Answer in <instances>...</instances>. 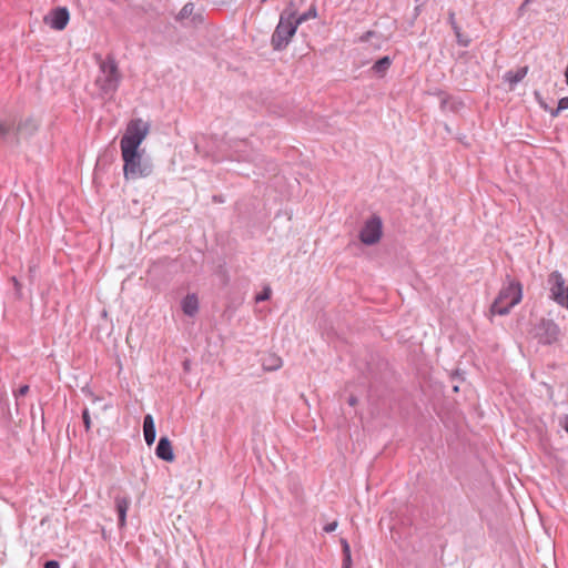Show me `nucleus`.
Instances as JSON below:
<instances>
[{
  "instance_id": "f257e3e1",
  "label": "nucleus",
  "mask_w": 568,
  "mask_h": 568,
  "mask_svg": "<svg viewBox=\"0 0 568 568\" xmlns=\"http://www.w3.org/2000/svg\"><path fill=\"white\" fill-rule=\"evenodd\" d=\"M151 125L143 119H132L128 122L124 134L120 140V150L123 161V176L125 180L148 178L153 172V165L144 158L140 149L150 133Z\"/></svg>"
},
{
  "instance_id": "f03ea898",
  "label": "nucleus",
  "mask_w": 568,
  "mask_h": 568,
  "mask_svg": "<svg viewBox=\"0 0 568 568\" xmlns=\"http://www.w3.org/2000/svg\"><path fill=\"white\" fill-rule=\"evenodd\" d=\"M521 297L523 290L520 283L510 281L500 290L490 307V312L497 315H506L521 301Z\"/></svg>"
},
{
  "instance_id": "7ed1b4c3",
  "label": "nucleus",
  "mask_w": 568,
  "mask_h": 568,
  "mask_svg": "<svg viewBox=\"0 0 568 568\" xmlns=\"http://www.w3.org/2000/svg\"><path fill=\"white\" fill-rule=\"evenodd\" d=\"M120 81L121 74L115 60L108 58L102 61L95 80V84L99 90L105 95H111L118 90Z\"/></svg>"
},
{
  "instance_id": "20e7f679",
  "label": "nucleus",
  "mask_w": 568,
  "mask_h": 568,
  "mask_svg": "<svg viewBox=\"0 0 568 568\" xmlns=\"http://www.w3.org/2000/svg\"><path fill=\"white\" fill-rule=\"evenodd\" d=\"M547 286L550 293V298L561 307L568 310V283L562 274L554 271L548 275Z\"/></svg>"
},
{
  "instance_id": "39448f33",
  "label": "nucleus",
  "mask_w": 568,
  "mask_h": 568,
  "mask_svg": "<svg viewBox=\"0 0 568 568\" xmlns=\"http://www.w3.org/2000/svg\"><path fill=\"white\" fill-rule=\"evenodd\" d=\"M303 20L304 17H301L296 21L283 19L280 20V23L277 24L272 36V45L274 47L275 50H282L288 44L291 38L296 32L297 24Z\"/></svg>"
},
{
  "instance_id": "423d86ee",
  "label": "nucleus",
  "mask_w": 568,
  "mask_h": 568,
  "mask_svg": "<svg viewBox=\"0 0 568 568\" xmlns=\"http://www.w3.org/2000/svg\"><path fill=\"white\" fill-rule=\"evenodd\" d=\"M383 234V222L379 216H371L359 232V240L365 245H374L379 242Z\"/></svg>"
},
{
  "instance_id": "0eeeda50",
  "label": "nucleus",
  "mask_w": 568,
  "mask_h": 568,
  "mask_svg": "<svg viewBox=\"0 0 568 568\" xmlns=\"http://www.w3.org/2000/svg\"><path fill=\"white\" fill-rule=\"evenodd\" d=\"M535 336L539 343L550 345L559 341L560 328L552 320L541 318L535 327Z\"/></svg>"
},
{
  "instance_id": "6e6552de",
  "label": "nucleus",
  "mask_w": 568,
  "mask_h": 568,
  "mask_svg": "<svg viewBox=\"0 0 568 568\" xmlns=\"http://www.w3.org/2000/svg\"><path fill=\"white\" fill-rule=\"evenodd\" d=\"M70 20L69 10L65 7H59L52 10L45 18V23L53 30H63Z\"/></svg>"
},
{
  "instance_id": "1a4fd4ad",
  "label": "nucleus",
  "mask_w": 568,
  "mask_h": 568,
  "mask_svg": "<svg viewBox=\"0 0 568 568\" xmlns=\"http://www.w3.org/2000/svg\"><path fill=\"white\" fill-rule=\"evenodd\" d=\"M176 20L181 22L190 20L189 24L193 27H197L204 22L203 12L201 10L195 11V6L192 2L184 4L178 13Z\"/></svg>"
},
{
  "instance_id": "9d476101",
  "label": "nucleus",
  "mask_w": 568,
  "mask_h": 568,
  "mask_svg": "<svg viewBox=\"0 0 568 568\" xmlns=\"http://www.w3.org/2000/svg\"><path fill=\"white\" fill-rule=\"evenodd\" d=\"M155 455L158 458L164 462L174 460L173 447L168 437L163 436L159 439L158 446L155 448Z\"/></svg>"
},
{
  "instance_id": "9b49d317",
  "label": "nucleus",
  "mask_w": 568,
  "mask_h": 568,
  "mask_svg": "<svg viewBox=\"0 0 568 568\" xmlns=\"http://www.w3.org/2000/svg\"><path fill=\"white\" fill-rule=\"evenodd\" d=\"M143 435H144V440H145L146 445L151 446L155 442L156 429H155L153 416L151 414H148L144 416Z\"/></svg>"
},
{
  "instance_id": "f8f14e48",
  "label": "nucleus",
  "mask_w": 568,
  "mask_h": 568,
  "mask_svg": "<svg viewBox=\"0 0 568 568\" xmlns=\"http://www.w3.org/2000/svg\"><path fill=\"white\" fill-rule=\"evenodd\" d=\"M115 507L119 516V527L123 528L126 525V513L130 507V499L128 497L115 498Z\"/></svg>"
},
{
  "instance_id": "ddd939ff",
  "label": "nucleus",
  "mask_w": 568,
  "mask_h": 568,
  "mask_svg": "<svg viewBox=\"0 0 568 568\" xmlns=\"http://www.w3.org/2000/svg\"><path fill=\"white\" fill-rule=\"evenodd\" d=\"M283 361L274 353H270L262 358V367L265 372H274L282 367Z\"/></svg>"
},
{
  "instance_id": "4468645a",
  "label": "nucleus",
  "mask_w": 568,
  "mask_h": 568,
  "mask_svg": "<svg viewBox=\"0 0 568 568\" xmlns=\"http://www.w3.org/2000/svg\"><path fill=\"white\" fill-rule=\"evenodd\" d=\"M182 310L189 315L193 316L199 310V301L194 294L187 295L182 301Z\"/></svg>"
},
{
  "instance_id": "2eb2a0df",
  "label": "nucleus",
  "mask_w": 568,
  "mask_h": 568,
  "mask_svg": "<svg viewBox=\"0 0 568 568\" xmlns=\"http://www.w3.org/2000/svg\"><path fill=\"white\" fill-rule=\"evenodd\" d=\"M359 41L369 42L374 49H379L384 43L385 38L383 34H379L375 31H367L359 38Z\"/></svg>"
},
{
  "instance_id": "dca6fc26",
  "label": "nucleus",
  "mask_w": 568,
  "mask_h": 568,
  "mask_svg": "<svg viewBox=\"0 0 568 568\" xmlns=\"http://www.w3.org/2000/svg\"><path fill=\"white\" fill-rule=\"evenodd\" d=\"M392 65V59L389 57H383L382 59L377 60L373 67L372 71L378 75L384 77L386 72L388 71L389 67Z\"/></svg>"
},
{
  "instance_id": "f3484780",
  "label": "nucleus",
  "mask_w": 568,
  "mask_h": 568,
  "mask_svg": "<svg viewBox=\"0 0 568 568\" xmlns=\"http://www.w3.org/2000/svg\"><path fill=\"white\" fill-rule=\"evenodd\" d=\"M38 122L33 119H27L19 124L17 132L21 135H31L38 130Z\"/></svg>"
},
{
  "instance_id": "a211bd4d",
  "label": "nucleus",
  "mask_w": 568,
  "mask_h": 568,
  "mask_svg": "<svg viewBox=\"0 0 568 568\" xmlns=\"http://www.w3.org/2000/svg\"><path fill=\"white\" fill-rule=\"evenodd\" d=\"M527 71H528V68L527 67H524V68H519L518 70L516 71H508L506 74H505V79L511 84H517L518 82H520L527 74Z\"/></svg>"
},
{
  "instance_id": "6ab92c4d",
  "label": "nucleus",
  "mask_w": 568,
  "mask_h": 568,
  "mask_svg": "<svg viewBox=\"0 0 568 568\" xmlns=\"http://www.w3.org/2000/svg\"><path fill=\"white\" fill-rule=\"evenodd\" d=\"M14 129V123L11 120L0 121V136L2 139H10Z\"/></svg>"
},
{
  "instance_id": "aec40b11",
  "label": "nucleus",
  "mask_w": 568,
  "mask_h": 568,
  "mask_svg": "<svg viewBox=\"0 0 568 568\" xmlns=\"http://www.w3.org/2000/svg\"><path fill=\"white\" fill-rule=\"evenodd\" d=\"M342 549H343V566L342 568H351L352 566V555H351V547L346 539H341Z\"/></svg>"
},
{
  "instance_id": "412c9836",
  "label": "nucleus",
  "mask_w": 568,
  "mask_h": 568,
  "mask_svg": "<svg viewBox=\"0 0 568 568\" xmlns=\"http://www.w3.org/2000/svg\"><path fill=\"white\" fill-rule=\"evenodd\" d=\"M568 109V97L561 98L558 102V106L550 111L551 116L556 118L564 110Z\"/></svg>"
},
{
  "instance_id": "4be33fe9",
  "label": "nucleus",
  "mask_w": 568,
  "mask_h": 568,
  "mask_svg": "<svg viewBox=\"0 0 568 568\" xmlns=\"http://www.w3.org/2000/svg\"><path fill=\"white\" fill-rule=\"evenodd\" d=\"M82 419H83V424H84L85 430L89 432L91 429V418H90V414H89V409L88 408L83 409V412H82Z\"/></svg>"
},
{
  "instance_id": "5701e85b",
  "label": "nucleus",
  "mask_w": 568,
  "mask_h": 568,
  "mask_svg": "<svg viewBox=\"0 0 568 568\" xmlns=\"http://www.w3.org/2000/svg\"><path fill=\"white\" fill-rule=\"evenodd\" d=\"M271 288L270 287H265L256 297V302H263V301H266L271 297Z\"/></svg>"
},
{
  "instance_id": "b1692460",
  "label": "nucleus",
  "mask_w": 568,
  "mask_h": 568,
  "mask_svg": "<svg viewBox=\"0 0 568 568\" xmlns=\"http://www.w3.org/2000/svg\"><path fill=\"white\" fill-rule=\"evenodd\" d=\"M216 276H219V278L221 280L222 283L227 282L226 272L222 267H220L219 270H215V277Z\"/></svg>"
},
{
  "instance_id": "393cba45",
  "label": "nucleus",
  "mask_w": 568,
  "mask_h": 568,
  "mask_svg": "<svg viewBox=\"0 0 568 568\" xmlns=\"http://www.w3.org/2000/svg\"><path fill=\"white\" fill-rule=\"evenodd\" d=\"M29 392V386L28 385H22L19 387V389L14 393V396L16 397H19V396H24L27 395Z\"/></svg>"
},
{
  "instance_id": "a878e982",
  "label": "nucleus",
  "mask_w": 568,
  "mask_h": 568,
  "mask_svg": "<svg viewBox=\"0 0 568 568\" xmlns=\"http://www.w3.org/2000/svg\"><path fill=\"white\" fill-rule=\"evenodd\" d=\"M337 525H338L337 521H332V523L325 525L323 529L325 532H333L337 528Z\"/></svg>"
},
{
  "instance_id": "bb28decb",
  "label": "nucleus",
  "mask_w": 568,
  "mask_h": 568,
  "mask_svg": "<svg viewBox=\"0 0 568 568\" xmlns=\"http://www.w3.org/2000/svg\"><path fill=\"white\" fill-rule=\"evenodd\" d=\"M44 568H60V564L57 560H49L44 564Z\"/></svg>"
},
{
  "instance_id": "cd10ccee",
  "label": "nucleus",
  "mask_w": 568,
  "mask_h": 568,
  "mask_svg": "<svg viewBox=\"0 0 568 568\" xmlns=\"http://www.w3.org/2000/svg\"><path fill=\"white\" fill-rule=\"evenodd\" d=\"M453 27H454L455 33H456V36L458 38V42L466 47L468 44V41H462L458 27L455 26V24Z\"/></svg>"
},
{
  "instance_id": "c85d7f7f",
  "label": "nucleus",
  "mask_w": 568,
  "mask_h": 568,
  "mask_svg": "<svg viewBox=\"0 0 568 568\" xmlns=\"http://www.w3.org/2000/svg\"><path fill=\"white\" fill-rule=\"evenodd\" d=\"M561 425L564 429L568 433V415L564 417V422Z\"/></svg>"
},
{
  "instance_id": "c756f323",
  "label": "nucleus",
  "mask_w": 568,
  "mask_h": 568,
  "mask_svg": "<svg viewBox=\"0 0 568 568\" xmlns=\"http://www.w3.org/2000/svg\"><path fill=\"white\" fill-rule=\"evenodd\" d=\"M356 403H357V398H356L355 396H351V397L348 398V404H349L351 406H355V405H356Z\"/></svg>"
},
{
  "instance_id": "7c9ffc66",
  "label": "nucleus",
  "mask_w": 568,
  "mask_h": 568,
  "mask_svg": "<svg viewBox=\"0 0 568 568\" xmlns=\"http://www.w3.org/2000/svg\"><path fill=\"white\" fill-rule=\"evenodd\" d=\"M12 282H13V284H14L16 290H17V291H19V290H20V283H19V281H18L16 277H12Z\"/></svg>"
},
{
  "instance_id": "2f4dec72",
  "label": "nucleus",
  "mask_w": 568,
  "mask_h": 568,
  "mask_svg": "<svg viewBox=\"0 0 568 568\" xmlns=\"http://www.w3.org/2000/svg\"><path fill=\"white\" fill-rule=\"evenodd\" d=\"M99 400H100V398H99L98 396L92 395V402H93V403H97V402H99Z\"/></svg>"
},
{
  "instance_id": "473e14b6",
  "label": "nucleus",
  "mask_w": 568,
  "mask_h": 568,
  "mask_svg": "<svg viewBox=\"0 0 568 568\" xmlns=\"http://www.w3.org/2000/svg\"><path fill=\"white\" fill-rule=\"evenodd\" d=\"M453 390H454V392H458V390H459L458 385H454V386H453Z\"/></svg>"
},
{
  "instance_id": "72a5a7b5",
  "label": "nucleus",
  "mask_w": 568,
  "mask_h": 568,
  "mask_svg": "<svg viewBox=\"0 0 568 568\" xmlns=\"http://www.w3.org/2000/svg\"><path fill=\"white\" fill-rule=\"evenodd\" d=\"M109 408H110V405H109V404H105V405L102 407V409H103V410H106V409H109Z\"/></svg>"
},
{
  "instance_id": "f704fd0d",
  "label": "nucleus",
  "mask_w": 568,
  "mask_h": 568,
  "mask_svg": "<svg viewBox=\"0 0 568 568\" xmlns=\"http://www.w3.org/2000/svg\"><path fill=\"white\" fill-rule=\"evenodd\" d=\"M534 0H525V4L532 2Z\"/></svg>"
}]
</instances>
